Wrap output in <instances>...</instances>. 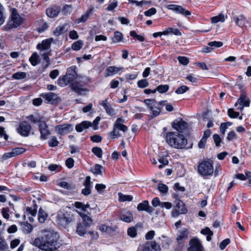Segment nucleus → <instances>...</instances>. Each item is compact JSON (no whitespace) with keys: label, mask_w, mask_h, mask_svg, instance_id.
<instances>
[{"label":"nucleus","mask_w":251,"mask_h":251,"mask_svg":"<svg viewBox=\"0 0 251 251\" xmlns=\"http://www.w3.org/2000/svg\"><path fill=\"white\" fill-rule=\"evenodd\" d=\"M59 144V142L55 136H52L49 141V145L50 147H54L57 146Z\"/></svg>","instance_id":"obj_50"},{"label":"nucleus","mask_w":251,"mask_h":251,"mask_svg":"<svg viewBox=\"0 0 251 251\" xmlns=\"http://www.w3.org/2000/svg\"><path fill=\"white\" fill-rule=\"evenodd\" d=\"M55 130L60 135H65L71 132L73 128L71 125H62L55 127Z\"/></svg>","instance_id":"obj_16"},{"label":"nucleus","mask_w":251,"mask_h":251,"mask_svg":"<svg viewBox=\"0 0 251 251\" xmlns=\"http://www.w3.org/2000/svg\"><path fill=\"white\" fill-rule=\"evenodd\" d=\"M24 22V19L18 14L15 8L11 10L10 19L7 25L5 26L4 29L8 30L13 28H16L20 26Z\"/></svg>","instance_id":"obj_3"},{"label":"nucleus","mask_w":251,"mask_h":251,"mask_svg":"<svg viewBox=\"0 0 251 251\" xmlns=\"http://www.w3.org/2000/svg\"><path fill=\"white\" fill-rule=\"evenodd\" d=\"M86 228L82 224L79 223L77 225L76 232L79 236H83L86 232Z\"/></svg>","instance_id":"obj_32"},{"label":"nucleus","mask_w":251,"mask_h":251,"mask_svg":"<svg viewBox=\"0 0 251 251\" xmlns=\"http://www.w3.org/2000/svg\"><path fill=\"white\" fill-rule=\"evenodd\" d=\"M227 114L228 116L232 118H236L239 115V112L234 111L232 108L228 110Z\"/></svg>","instance_id":"obj_57"},{"label":"nucleus","mask_w":251,"mask_h":251,"mask_svg":"<svg viewBox=\"0 0 251 251\" xmlns=\"http://www.w3.org/2000/svg\"><path fill=\"white\" fill-rule=\"evenodd\" d=\"M214 142L216 144V146L217 147H220V143L221 142V138L218 134H214L213 136Z\"/></svg>","instance_id":"obj_63"},{"label":"nucleus","mask_w":251,"mask_h":251,"mask_svg":"<svg viewBox=\"0 0 251 251\" xmlns=\"http://www.w3.org/2000/svg\"><path fill=\"white\" fill-rule=\"evenodd\" d=\"M149 82L147 79H143L140 80L137 82L138 86L141 88H145L149 86Z\"/></svg>","instance_id":"obj_53"},{"label":"nucleus","mask_w":251,"mask_h":251,"mask_svg":"<svg viewBox=\"0 0 251 251\" xmlns=\"http://www.w3.org/2000/svg\"><path fill=\"white\" fill-rule=\"evenodd\" d=\"M189 244L190 247L188 248V251H203V248L198 239H192Z\"/></svg>","instance_id":"obj_13"},{"label":"nucleus","mask_w":251,"mask_h":251,"mask_svg":"<svg viewBox=\"0 0 251 251\" xmlns=\"http://www.w3.org/2000/svg\"><path fill=\"white\" fill-rule=\"evenodd\" d=\"M60 11V8L58 6H53L48 8L46 10L47 16L50 18L56 17Z\"/></svg>","instance_id":"obj_27"},{"label":"nucleus","mask_w":251,"mask_h":251,"mask_svg":"<svg viewBox=\"0 0 251 251\" xmlns=\"http://www.w3.org/2000/svg\"><path fill=\"white\" fill-rule=\"evenodd\" d=\"M212 23H217L219 22H223L225 21L224 16L220 14L218 16L213 17L211 18Z\"/></svg>","instance_id":"obj_40"},{"label":"nucleus","mask_w":251,"mask_h":251,"mask_svg":"<svg viewBox=\"0 0 251 251\" xmlns=\"http://www.w3.org/2000/svg\"><path fill=\"white\" fill-rule=\"evenodd\" d=\"M167 8L170 10H172L176 13L181 14L185 16H188L191 15V12L185 10L182 7L176 4H170L167 6Z\"/></svg>","instance_id":"obj_17"},{"label":"nucleus","mask_w":251,"mask_h":251,"mask_svg":"<svg viewBox=\"0 0 251 251\" xmlns=\"http://www.w3.org/2000/svg\"><path fill=\"white\" fill-rule=\"evenodd\" d=\"M250 104V99L247 96V94L245 92H242L239 98L238 99L237 102L235 103V106H237V109L242 111L244 107H249Z\"/></svg>","instance_id":"obj_8"},{"label":"nucleus","mask_w":251,"mask_h":251,"mask_svg":"<svg viewBox=\"0 0 251 251\" xmlns=\"http://www.w3.org/2000/svg\"><path fill=\"white\" fill-rule=\"evenodd\" d=\"M23 231L25 233H30L33 230L32 226L28 223H24L22 225Z\"/></svg>","instance_id":"obj_38"},{"label":"nucleus","mask_w":251,"mask_h":251,"mask_svg":"<svg viewBox=\"0 0 251 251\" xmlns=\"http://www.w3.org/2000/svg\"><path fill=\"white\" fill-rule=\"evenodd\" d=\"M118 195L119 200L120 201H130L133 199V197L131 195H125L122 194L121 193H119Z\"/></svg>","instance_id":"obj_36"},{"label":"nucleus","mask_w":251,"mask_h":251,"mask_svg":"<svg viewBox=\"0 0 251 251\" xmlns=\"http://www.w3.org/2000/svg\"><path fill=\"white\" fill-rule=\"evenodd\" d=\"M66 24H64L56 27L53 31V34L54 36L57 37L63 34L65 31Z\"/></svg>","instance_id":"obj_30"},{"label":"nucleus","mask_w":251,"mask_h":251,"mask_svg":"<svg viewBox=\"0 0 251 251\" xmlns=\"http://www.w3.org/2000/svg\"><path fill=\"white\" fill-rule=\"evenodd\" d=\"M160 165H158L159 169H162L168 164V160L166 157L162 156L158 159Z\"/></svg>","instance_id":"obj_42"},{"label":"nucleus","mask_w":251,"mask_h":251,"mask_svg":"<svg viewBox=\"0 0 251 251\" xmlns=\"http://www.w3.org/2000/svg\"><path fill=\"white\" fill-rule=\"evenodd\" d=\"M28 118L30 120V121L33 123H38L39 124L43 122L44 121L43 120V118L40 117H34L33 115H31L29 116Z\"/></svg>","instance_id":"obj_46"},{"label":"nucleus","mask_w":251,"mask_h":251,"mask_svg":"<svg viewBox=\"0 0 251 251\" xmlns=\"http://www.w3.org/2000/svg\"><path fill=\"white\" fill-rule=\"evenodd\" d=\"M166 140L171 147L177 149H183L187 144V140L184 135L177 131L167 132Z\"/></svg>","instance_id":"obj_2"},{"label":"nucleus","mask_w":251,"mask_h":251,"mask_svg":"<svg viewBox=\"0 0 251 251\" xmlns=\"http://www.w3.org/2000/svg\"><path fill=\"white\" fill-rule=\"evenodd\" d=\"M172 126L177 131L182 132L187 127V123L182 119L176 120L173 122Z\"/></svg>","instance_id":"obj_18"},{"label":"nucleus","mask_w":251,"mask_h":251,"mask_svg":"<svg viewBox=\"0 0 251 251\" xmlns=\"http://www.w3.org/2000/svg\"><path fill=\"white\" fill-rule=\"evenodd\" d=\"M169 86L168 85H160L157 87L156 90L160 93H164L168 91Z\"/></svg>","instance_id":"obj_45"},{"label":"nucleus","mask_w":251,"mask_h":251,"mask_svg":"<svg viewBox=\"0 0 251 251\" xmlns=\"http://www.w3.org/2000/svg\"><path fill=\"white\" fill-rule=\"evenodd\" d=\"M88 82V79L86 77H82L81 80L75 81L70 85L71 89L79 95H83L84 92H87L88 89L83 88Z\"/></svg>","instance_id":"obj_6"},{"label":"nucleus","mask_w":251,"mask_h":251,"mask_svg":"<svg viewBox=\"0 0 251 251\" xmlns=\"http://www.w3.org/2000/svg\"><path fill=\"white\" fill-rule=\"evenodd\" d=\"M189 88L187 86L185 85H182L176 89L175 92L177 94H182L187 92Z\"/></svg>","instance_id":"obj_52"},{"label":"nucleus","mask_w":251,"mask_h":251,"mask_svg":"<svg viewBox=\"0 0 251 251\" xmlns=\"http://www.w3.org/2000/svg\"><path fill=\"white\" fill-rule=\"evenodd\" d=\"M142 251H160L159 246L155 241L147 242L141 246Z\"/></svg>","instance_id":"obj_14"},{"label":"nucleus","mask_w":251,"mask_h":251,"mask_svg":"<svg viewBox=\"0 0 251 251\" xmlns=\"http://www.w3.org/2000/svg\"><path fill=\"white\" fill-rule=\"evenodd\" d=\"M52 41L53 38H50L43 40L41 44H38L37 48L40 50V53L43 52L50 53V45Z\"/></svg>","instance_id":"obj_11"},{"label":"nucleus","mask_w":251,"mask_h":251,"mask_svg":"<svg viewBox=\"0 0 251 251\" xmlns=\"http://www.w3.org/2000/svg\"><path fill=\"white\" fill-rule=\"evenodd\" d=\"M83 44V42L82 41L79 40L72 44V48L73 50H79L82 48Z\"/></svg>","instance_id":"obj_41"},{"label":"nucleus","mask_w":251,"mask_h":251,"mask_svg":"<svg viewBox=\"0 0 251 251\" xmlns=\"http://www.w3.org/2000/svg\"><path fill=\"white\" fill-rule=\"evenodd\" d=\"M156 13V10L155 8H151L148 10L144 12L145 15L146 16L150 17L153 15H154Z\"/></svg>","instance_id":"obj_62"},{"label":"nucleus","mask_w":251,"mask_h":251,"mask_svg":"<svg viewBox=\"0 0 251 251\" xmlns=\"http://www.w3.org/2000/svg\"><path fill=\"white\" fill-rule=\"evenodd\" d=\"M94 8L92 5L90 6L86 11L81 15V17L77 19V23H84L86 22L88 19L90 15L94 11Z\"/></svg>","instance_id":"obj_26"},{"label":"nucleus","mask_w":251,"mask_h":251,"mask_svg":"<svg viewBox=\"0 0 251 251\" xmlns=\"http://www.w3.org/2000/svg\"><path fill=\"white\" fill-rule=\"evenodd\" d=\"M120 219L122 221L126 223H130L133 220L132 214L130 211L122 212L120 215Z\"/></svg>","instance_id":"obj_29"},{"label":"nucleus","mask_w":251,"mask_h":251,"mask_svg":"<svg viewBox=\"0 0 251 251\" xmlns=\"http://www.w3.org/2000/svg\"><path fill=\"white\" fill-rule=\"evenodd\" d=\"M158 190L162 193L165 194L167 193L168 191V186L162 183H159L158 185Z\"/></svg>","instance_id":"obj_49"},{"label":"nucleus","mask_w":251,"mask_h":251,"mask_svg":"<svg viewBox=\"0 0 251 251\" xmlns=\"http://www.w3.org/2000/svg\"><path fill=\"white\" fill-rule=\"evenodd\" d=\"M231 125V123L230 122L222 123L220 125V131L221 133L224 135L228 126H230Z\"/></svg>","instance_id":"obj_48"},{"label":"nucleus","mask_w":251,"mask_h":251,"mask_svg":"<svg viewBox=\"0 0 251 251\" xmlns=\"http://www.w3.org/2000/svg\"><path fill=\"white\" fill-rule=\"evenodd\" d=\"M83 222L86 227H90L92 223L91 218L86 215L83 219Z\"/></svg>","instance_id":"obj_54"},{"label":"nucleus","mask_w":251,"mask_h":251,"mask_svg":"<svg viewBox=\"0 0 251 251\" xmlns=\"http://www.w3.org/2000/svg\"><path fill=\"white\" fill-rule=\"evenodd\" d=\"M119 130L113 126V130L108 134V138L110 139H117L121 136Z\"/></svg>","instance_id":"obj_31"},{"label":"nucleus","mask_w":251,"mask_h":251,"mask_svg":"<svg viewBox=\"0 0 251 251\" xmlns=\"http://www.w3.org/2000/svg\"><path fill=\"white\" fill-rule=\"evenodd\" d=\"M102 166L99 164H96L93 169H92V172L95 175L101 174Z\"/></svg>","instance_id":"obj_51"},{"label":"nucleus","mask_w":251,"mask_h":251,"mask_svg":"<svg viewBox=\"0 0 251 251\" xmlns=\"http://www.w3.org/2000/svg\"><path fill=\"white\" fill-rule=\"evenodd\" d=\"M34 245L45 251H54L60 247L56 233L47 231L41 237L36 238Z\"/></svg>","instance_id":"obj_1"},{"label":"nucleus","mask_w":251,"mask_h":251,"mask_svg":"<svg viewBox=\"0 0 251 251\" xmlns=\"http://www.w3.org/2000/svg\"><path fill=\"white\" fill-rule=\"evenodd\" d=\"M92 126L91 122L84 121L75 126V129L77 132H82L83 130L88 128Z\"/></svg>","instance_id":"obj_28"},{"label":"nucleus","mask_w":251,"mask_h":251,"mask_svg":"<svg viewBox=\"0 0 251 251\" xmlns=\"http://www.w3.org/2000/svg\"><path fill=\"white\" fill-rule=\"evenodd\" d=\"M233 19L236 25L241 28L246 26L248 24V21L246 18L243 15L233 16Z\"/></svg>","instance_id":"obj_20"},{"label":"nucleus","mask_w":251,"mask_h":251,"mask_svg":"<svg viewBox=\"0 0 251 251\" xmlns=\"http://www.w3.org/2000/svg\"><path fill=\"white\" fill-rule=\"evenodd\" d=\"M39 126L41 138L46 139L47 137L50 134V132L48 129V126L46 122L44 121L43 122H41L39 124Z\"/></svg>","instance_id":"obj_19"},{"label":"nucleus","mask_w":251,"mask_h":251,"mask_svg":"<svg viewBox=\"0 0 251 251\" xmlns=\"http://www.w3.org/2000/svg\"><path fill=\"white\" fill-rule=\"evenodd\" d=\"M25 150L22 148H16L12 150V154L14 156L25 152Z\"/></svg>","instance_id":"obj_44"},{"label":"nucleus","mask_w":251,"mask_h":251,"mask_svg":"<svg viewBox=\"0 0 251 251\" xmlns=\"http://www.w3.org/2000/svg\"><path fill=\"white\" fill-rule=\"evenodd\" d=\"M95 188L99 193H102L106 188V186L103 184H97Z\"/></svg>","instance_id":"obj_58"},{"label":"nucleus","mask_w":251,"mask_h":251,"mask_svg":"<svg viewBox=\"0 0 251 251\" xmlns=\"http://www.w3.org/2000/svg\"><path fill=\"white\" fill-rule=\"evenodd\" d=\"M127 235L131 238H134L137 235V229L135 227H131L127 229Z\"/></svg>","instance_id":"obj_43"},{"label":"nucleus","mask_w":251,"mask_h":251,"mask_svg":"<svg viewBox=\"0 0 251 251\" xmlns=\"http://www.w3.org/2000/svg\"><path fill=\"white\" fill-rule=\"evenodd\" d=\"M123 68L117 67L114 66H111L107 67L105 70L104 76L108 77L117 74L119 72L122 71Z\"/></svg>","instance_id":"obj_24"},{"label":"nucleus","mask_w":251,"mask_h":251,"mask_svg":"<svg viewBox=\"0 0 251 251\" xmlns=\"http://www.w3.org/2000/svg\"><path fill=\"white\" fill-rule=\"evenodd\" d=\"M188 234L189 231L185 228L178 231L176 237L178 246H184V240L188 238Z\"/></svg>","instance_id":"obj_12"},{"label":"nucleus","mask_w":251,"mask_h":251,"mask_svg":"<svg viewBox=\"0 0 251 251\" xmlns=\"http://www.w3.org/2000/svg\"><path fill=\"white\" fill-rule=\"evenodd\" d=\"M26 76V74L25 72H19L14 73L12 75V77L15 79H22L25 78Z\"/></svg>","instance_id":"obj_39"},{"label":"nucleus","mask_w":251,"mask_h":251,"mask_svg":"<svg viewBox=\"0 0 251 251\" xmlns=\"http://www.w3.org/2000/svg\"><path fill=\"white\" fill-rule=\"evenodd\" d=\"M123 34L120 32L116 31L114 33V41L119 42L122 40Z\"/></svg>","instance_id":"obj_59"},{"label":"nucleus","mask_w":251,"mask_h":251,"mask_svg":"<svg viewBox=\"0 0 251 251\" xmlns=\"http://www.w3.org/2000/svg\"><path fill=\"white\" fill-rule=\"evenodd\" d=\"M177 59L179 62L182 65H186L189 63L188 58L185 56H178Z\"/></svg>","instance_id":"obj_60"},{"label":"nucleus","mask_w":251,"mask_h":251,"mask_svg":"<svg viewBox=\"0 0 251 251\" xmlns=\"http://www.w3.org/2000/svg\"><path fill=\"white\" fill-rule=\"evenodd\" d=\"M223 43L220 41H212L209 42L208 45L211 47L212 48L213 47L219 48L223 46Z\"/></svg>","instance_id":"obj_56"},{"label":"nucleus","mask_w":251,"mask_h":251,"mask_svg":"<svg viewBox=\"0 0 251 251\" xmlns=\"http://www.w3.org/2000/svg\"><path fill=\"white\" fill-rule=\"evenodd\" d=\"M198 172L202 176L211 175L213 173V166L209 161H202L198 166Z\"/></svg>","instance_id":"obj_7"},{"label":"nucleus","mask_w":251,"mask_h":251,"mask_svg":"<svg viewBox=\"0 0 251 251\" xmlns=\"http://www.w3.org/2000/svg\"><path fill=\"white\" fill-rule=\"evenodd\" d=\"M76 75L75 67H70L67 69L66 75L58 78L57 80L58 84L61 86H66L75 79Z\"/></svg>","instance_id":"obj_4"},{"label":"nucleus","mask_w":251,"mask_h":251,"mask_svg":"<svg viewBox=\"0 0 251 251\" xmlns=\"http://www.w3.org/2000/svg\"><path fill=\"white\" fill-rule=\"evenodd\" d=\"M74 206L79 209H81L84 212L86 211V209L90 208V204L87 203L86 204H84L81 202L76 201L74 203Z\"/></svg>","instance_id":"obj_34"},{"label":"nucleus","mask_w":251,"mask_h":251,"mask_svg":"<svg viewBox=\"0 0 251 251\" xmlns=\"http://www.w3.org/2000/svg\"><path fill=\"white\" fill-rule=\"evenodd\" d=\"M144 102L153 115L154 116H157L161 112V109L159 106L163 105L166 101H161L157 102L154 99H146L144 100Z\"/></svg>","instance_id":"obj_5"},{"label":"nucleus","mask_w":251,"mask_h":251,"mask_svg":"<svg viewBox=\"0 0 251 251\" xmlns=\"http://www.w3.org/2000/svg\"><path fill=\"white\" fill-rule=\"evenodd\" d=\"M137 209L139 211H145L150 214H151L153 211V209L149 205V202L147 201H145L139 203Z\"/></svg>","instance_id":"obj_22"},{"label":"nucleus","mask_w":251,"mask_h":251,"mask_svg":"<svg viewBox=\"0 0 251 251\" xmlns=\"http://www.w3.org/2000/svg\"><path fill=\"white\" fill-rule=\"evenodd\" d=\"M92 152L99 158L102 157V151L101 148L99 147H94L92 149Z\"/></svg>","instance_id":"obj_47"},{"label":"nucleus","mask_w":251,"mask_h":251,"mask_svg":"<svg viewBox=\"0 0 251 251\" xmlns=\"http://www.w3.org/2000/svg\"><path fill=\"white\" fill-rule=\"evenodd\" d=\"M8 249V245L2 238L0 237V251H4Z\"/></svg>","instance_id":"obj_55"},{"label":"nucleus","mask_w":251,"mask_h":251,"mask_svg":"<svg viewBox=\"0 0 251 251\" xmlns=\"http://www.w3.org/2000/svg\"><path fill=\"white\" fill-rule=\"evenodd\" d=\"M100 104L103 107L108 115L110 116H113L115 115L114 110L111 105L108 103L107 99L101 100L100 102Z\"/></svg>","instance_id":"obj_25"},{"label":"nucleus","mask_w":251,"mask_h":251,"mask_svg":"<svg viewBox=\"0 0 251 251\" xmlns=\"http://www.w3.org/2000/svg\"><path fill=\"white\" fill-rule=\"evenodd\" d=\"M40 96L43 97L47 103H54L58 102V97L57 95L52 92L42 93Z\"/></svg>","instance_id":"obj_15"},{"label":"nucleus","mask_w":251,"mask_h":251,"mask_svg":"<svg viewBox=\"0 0 251 251\" xmlns=\"http://www.w3.org/2000/svg\"><path fill=\"white\" fill-rule=\"evenodd\" d=\"M66 165L68 168H72L74 165V160L72 158H68L66 161Z\"/></svg>","instance_id":"obj_64"},{"label":"nucleus","mask_w":251,"mask_h":251,"mask_svg":"<svg viewBox=\"0 0 251 251\" xmlns=\"http://www.w3.org/2000/svg\"><path fill=\"white\" fill-rule=\"evenodd\" d=\"M230 243V240L228 238L224 240L219 245V247L221 250L225 249L226 247Z\"/></svg>","instance_id":"obj_61"},{"label":"nucleus","mask_w":251,"mask_h":251,"mask_svg":"<svg viewBox=\"0 0 251 251\" xmlns=\"http://www.w3.org/2000/svg\"><path fill=\"white\" fill-rule=\"evenodd\" d=\"M187 209L183 201H179L172 212V216L176 217L180 214H183L187 212Z\"/></svg>","instance_id":"obj_10"},{"label":"nucleus","mask_w":251,"mask_h":251,"mask_svg":"<svg viewBox=\"0 0 251 251\" xmlns=\"http://www.w3.org/2000/svg\"><path fill=\"white\" fill-rule=\"evenodd\" d=\"M201 233L204 235H206V240L210 241L211 240V236L213 235L212 231L208 228L205 227L201 230Z\"/></svg>","instance_id":"obj_37"},{"label":"nucleus","mask_w":251,"mask_h":251,"mask_svg":"<svg viewBox=\"0 0 251 251\" xmlns=\"http://www.w3.org/2000/svg\"><path fill=\"white\" fill-rule=\"evenodd\" d=\"M124 123L125 120L123 119L119 118L115 122L113 126L118 129V130L125 133L127 131L128 128L126 126L124 125Z\"/></svg>","instance_id":"obj_21"},{"label":"nucleus","mask_w":251,"mask_h":251,"mask_svg":"<svg viewBox=\"0 0 251 251\" xmlns=\"http://www.w3.org/2000/svg\"><path fill=\"white\" fill-rule=\"evenodd\" d=\"M56 219L58 224L61 226L66 225L72 220L71 218L66 217L65 214L62 213V212H59L57 214Z\"/></svg>","instance_id":"obj_23"},{"label":"nucleus","mask_w":251,"mask_h":251,"mask_svg":"<svg viewBox=\"0 0 251 251\" xmlns=\"http://www.w3.org/2000/svg\"><path fill=\"white\" fill-rule=\"evenodd\" d=\"M47 213L40 208L38 212V220L40 223H43L47 218Z\"/></svg>","instance_id":"obj_33"},{"label":"nucleus","mask_w":251,"mask_h":251,"mask_svg":"<svg viewBox=\"0 0 251 251\" xmlns=\"http://www.w3.org/2000/svg\"><path fill=\"white\" fill-rule=\"evenodd\" d=\"M31 128V126L28 122L23 121L20 123L17 128V131L23 136H27L29 134Z\"/></svg>","instance_id":"obj_9"},{"label":"nucleus","mask_w":251,"mask_h":251,"mask_svg":"<svg viewBox=\"0 0 251 251\" xmlns=\"http://www.w3.org/2000/svg\"><path fill=\"white\" fill-rule=\"evenodd\" d=\"M29 61L33 66H36L39 62V56L36 52L33 53L29 58Z\"/></svg>","instance_id":"obj_35"}]
</instances>
